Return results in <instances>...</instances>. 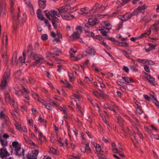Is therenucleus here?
Returning a JSON list of instances; mask_svg holds the SVG:
<instances>
[{
	"mask_svg": "<svg viewBox=\"0 0 159 159\" xmlns=\"http://www.w3.org/2000/svg\"><path fill=\"white\" fill-rule=\"evenodd\" d=\"M101 27H99V30L100 31V33L103 35L107 36V33L109 32L110 30L112 28V25L107 21H103L102 22Z\"/></svg>",
	"mask_w": 159,
	"mask_h": 159,
	"instance_id": "f257e3e1",
	"label": "nucleus"
},
{
	"mask_svg": "<svg viewBox=\"0 0 159 159\" xmlns=\"http://www.w3.org/2000/svg\"><path fill=\"white\" fill-rule=\"evenodd\" d=\"M10 73L9 72H5L1 80L0 84V89L1 90H5L8 87V82L10 77Z\"/></svg>",
	"mask_w": 159,
	"mask_h": 159,
	"instance_id": "f03ea898",
	"label": "nucleus"
},
{
	"mask_svg": "<svg viewBox=\"0 0 159 159\" xmlns=\"http://www.w3.org/2000/svg\"><path fill=\"white\" fill-rule=\"evenodd\" d=\"M30 56L35 60V61L32 63L33 66L36 65L37 64H41L45 61L44 59L41 56L33 52L31 53Z\"/></svg>",
	"mask_w": 159,
	"mask_h": 159,
	"instance_id": "7ed1b4c3",
	"label": "nucleus"
},
{
	"mask_svg": "<svg viewBox=\"0 0 159 159\" xmlns=\"http://www.w3.org/2000/svg\"><path fill=\"white\" fill-rule=\"evenodd\" d=\"M132 128L133 129L134 133L132 135L136 141H138L137 138V137L138 136H139L140 139H143V138L145 137V135H143V134L139 131L138 128L136 126L134 125L132 126Z\"/></svg>",
	"mask_w": 159,
	"mask_h": 159,
	"instance_id": "20e7f679",
	"label": "nucleus"
},
{
	"mask_svg": "<svg viewBox=\"0 0 159 159\" xmlns=\"http://www.w3.org/2000/svg\"><path fill=\"white\" fill-rule=\"evenodd\" d=\"M70 9V7L69 5H65L57 9L60 15L66 13Z\"/></svg>",
	"mask_w": 159,
	"mask_h": 159,
	"instance_id": "39448f33",
	"label": "nucleus"
},
{
	"mask_svg": "<svg viewBox=\"0 0 159 159\" xmlns=\"http://www.w3.org/2000/svg\"><path fill=\"white\" fill-rule=\"evenodd\" d=\"M5 100V102L7 104L11 103V102L14 101V98L13 97L10 95L8 92H6L4 93Z\"/></svg>",
	"mask_w": 159,
	"mask_h": 159,
	"instance_id": "423d86ee",
	"label": "nucleus"
},
{
	"mask_svg": "<svg viewBox=\"0 0 159 159\" xmlns=\"http://www.w3.org/2000/svg\"><path fill=\"white\" fill-rule=\"evenodd\" d=\"M39 153V151L37 150L33 151L32 153L28 154L26 155L27 159H37V157ZM23 159H26L23 157Z\"/></svg>",
	"mask_w": 159,
	"mask_h": 159,
	"instance_id": "0eeeda50",
	"label": "nucleus"
},
{
	"mask_svg": "<svg viewBox=\"0 0 159 159\" xmlns=\"http://www.w3.org/2000/svg\"><path fill=\"white\" fill-rule=\"evenodd\" d=\"M51 14V17L52 18V22H58V19L56 16H57V17H59L60 16V14H59L57 11L55 10H52L50 13Z\"/></svg>",
	"mask_w": 159,
	"mask_h": 159,
	"instance_id": "6e6552de",
	"label": "nucleus"
},
{
	"mask_svg": "<svg viewBox=\"0 0 159 159\" xmlns=\"http://www.w3.org/2000/svg\"><path fill=\"white\" fill-rule=\"evenodd\" d=\"M10 154L5 147H3L0 149V157L2 159L7 157Z\"/></svg>",
	"mask_w": 159,
	"mask_h": 159,
	"instance_id": "1a4fd4ad",
	"label": "nucleus"
},
{
	"mask_svg": "<svg viewBox=\"0 0 159 159\" xmlns=\"http://www.w3.org/2000/svg\"><path fill=\"white\" fill-rule=\"evenodd\" d=\"M143 73H144L146 75V78L150 84L153 86H155L156 85L154 77L150 75H149L144 71L143 72Z\"/></svg>",
	"mask_w": 159,
	"mask_h": 159,
	"instance_id": "9d476101",
	"label": "nucleus"
},
{
	"mask_svg": "<svg viewBox=\"0 0 159 159\" xmlns=\"http://www.w3.org/2000/svg\"><path fill=\"white\" fill-rule=\"evenodd\" d=\"M0 119L2 120L5 122V123L8 125L10 123V120L8 117L2 111L0 112Z\"/></svg>",
	"mask_w": 159,
	"mask_h": 159,
	"instance_id": "9b49d317",
	"label": "nucleus"
},
{
	"mask_svg": "<svg viewBox=\"0 0 159 159\" xmlns=\"http://www.w3.org/2000/svg\"><path fill=\"white\" fill-rule=\"evenodd\" d=\"M15 154L16 156H19L21 155L23 156H24V150L23 149H21V148L20 149H17L15 150Z\"/></svg>",
	"mask_w": 159,
	"mask_h": 159,
	"instance_id": "f8f14e48",
	"label": "nucleus"
},
{
	"mask_svg": "<svg viewBox=\"0 0 159 159\" xmlns=\"http://www.w3.org/2000/svg\"><path fill=\"white\" fill-rule=\"evenodd\" d=\"M132 16V14L130 13H126L122 16L123 18L122 21H125L130 19Z\"/></svg>",
	"mask_w": 159,
	"mask_h": 159,
	"instance_id": "ddd939ff",
	"label": "nucleus"
},
{
	"mask_svg": "<svg viewBox=\"0 0 159 159\" xmlns=\"http://www.w3.org/2000/svg\"><path fill=\"white\" fill-rule=\"evenodd\" d=\"M38 2L39 7L43 9L46 6V0H39Z\"/></svg>",
	"mask_w": 159,
	"mask_h": 159,
	"instance_id": "4468645a",
	"label": "nucleus"
},
{
	"mask_svg": "<svg viewBox=\"0 0 159 159\" xmlns=\"http://www.w3.org/2000/svg\"><path fill=\"white\" fill-rule=\"evenodd\" d=\"M86 52L88 54L94 55L96 53V51L95 49L92 47H88L87 51Z\"/></svg>",
	"mask_w": 159,
	"mask_h": 159,
	"instance_id": "2eb2a0df",
	"label": "nucleus"
},
{
	"mask_svg": "<svg viewBox=\"0 0 159 159\" xmlns=\"http://www.w3.org/2000/svg\"><path fill=\"white\" fill-rule=\"evenodd\" d=\"M17 9L18 11V13L17 14V15H16L14 14V13H13V11L14 10H12V12L10 10V11L12 12V14L13 15L12 19L14 20H18L20 16V14H19V12L20 11V8L19 7H18ZM13 9H14V8Z\"/></svg>",
	"mask_w": 159,
	"mask_h": 159,
	"instance_id": "dca6fc26",
	"label": "nucleus"
},
{
	"mask_svg": "<svg viewBox=\"0 0 159 159\" xmlns=\"http://www.w3.org/2000/svg\"><path fill=\"white\" fill-rule=\"evenodd\" d=\"M151 33V29H150L148 31H145L144 33L142 34L140 36L138 37L139 38H141L143 37H146L147 36L149 35Z\"/></svg>",
	"mask_w": 159,
	"mask_h": 159,
	"instance_id": "f3484780",
	"label": "nucleus"
},
{
	"mask_svg": "<svg viewBox=\"0 0 159 159\" xmlns=\"http://www.w3.org/2000/svg\"><path fill=\"white\" fill-rule=\"evenodd\" d=\"M12 145L15 150L18 148L20 149L21 148V145L17 141L12 142Z\"/></svg>",
	"mask_w": 159,
	"mask_h": 159,
	"instance_id": "a211bd4d",
	"label": "nucleus"
},
{
	"mask_svg": "<svg viewBox=\"0 0 159 159\" xmlns=\"http://www.w3.org/2000/svg\"><path fill=\"white\" fill-rule=\"evenodd\" d=\"M37 14L38 18L41 20H43L44 18V17L42 14L41 11L40 9H38L37 11Z\"/></svg>",
	"mask_w": 159,
	"mask_h": 159,
	"instance_id": "6ab92c4d",
	"label": "nucleus"
},
{
	"mask_svg": "<svg viewBox=\"0 0 159 159\" xmlns=\"http://www.w3.org/2000/svg\"><path fill=\"white\" fill-rule=\"evenodd\" d=\"M96 20L93 18H90L88 20L89 25L91 26H94L96 24Z\"/></svg>",
	"mask_w": 159,
	"mask_h": 159,
	"instance_id": "aec40b11",
	"label": "nucleus"
},
{
	"mask_svg": "<svg viewBox=\"0 0 159 159\" xmlns=\"http://www.w3.org/2000/svg\"><path fill=\"white\" fill-rule=\"evenodd\" d=\"M147 7L145 5L139 6L134 11L133 13H134L135 12H139V11L140 12L142 10L145 9Z\"/></svg>",
	"mask_w": 159,
	"mask_h": 159,
	"instance_id": "412c9836",
	"label": "nucleus"
},
{
	"mask_svg": "<svg viewBox=\"0 0 159 159\" xmlns=\"http://www.w3.org/2000/svg\"><path fill=\"white\" fill-rule=\"evenodd\" d=\"M0 142L2 146L3 147H5L7 145V141L6 139H3L2 138H1L0 139Z\"/></svg>",
	"mask_w": 159,
	"mask_h": 159,
	"instance_id": "4be33fe9",
	"label": "nucleus"
},
{
	"mask_svg": "<svg viewBox=\"0 0 159 159\" xmlns=\"http://www.w3.org/2000/svg\"><path fill=\"white\" fill-rule=\"evenodd\" d=\"M80 33L78 32H76L73 34L71 38L73 40L79 39L80 37Z\"/></svg>",
	"mask_w": 159,
	"mask_h": 159,
	"instance_id": "5701e85b",
	"label": "nucleus"
},
{
	"mask_svg": "<svg viewBox=\"0 0 159 159\" xmlns=\"http://www.w3.org/2000/svg\"><path fill=\"white\" fill-rule=\"evenodd\" d=\"M70 13L66 12L61 16L63 19L66 20H70L71 16H70Z\"/></svg>",
	"mask_w": 159,
	"mask_h": 159,
	"instance_id": "b1692460",
	"label": "nucleus"
},
{
	"mask_svg": "<svg viewBox=\"0 0 159 159\" xmlns=\"http://www.w3.org/2000/svg\"><path fill=\"white\" fill-rule=\"evenodd\" d=\"M3 36L2 39V42L3 43L4 39H5L6 42L5 47L6 48L7 44V33L6 32H4L3 34Z\"/></svg>",
	"mask_w": 159,
	"mask_h": 159,
	"instance_id": "393cba45",
	"label": "nucleus"
},
{
	"mask_svg": "<svg viewBox=\"0 0 159 159\" xmlns=\"http://www.w3.org/2000/svg\"><path fill=\"white\" fill-rule=\"evenodd\" d=\"M23 57H20L19 59L20 62L24 63L25 62L26 59V53L25 52L23 53Z\"/></svg>",
	"mask_w": 159,
	"mask_h": 159,
	"instance_id": "a878e982",
	"label": "nucleus"
},
{
	"mask_svg": "<svg viewBox=\"0 0 159 159\" xmlns=\"http://www.w3.org/2000/svg\"><path fill=\"white\" fill-rule=\"evenodd\" d=\"M21 75V70H19L17 71L14 74L15 77L17 79H19Z\"/></svg>",
	"mask_w": 159,
	"mask_h": 159,
	"instance_id": "bb28decb",
	"label": "nucleus"
},
{
	"mask_svg": "<svg viewBox=\"0 0 159 159\" xmlns=\"http://www.w3.org/2000/svg\"><path fill=\"white\" fill-rule=\"evenodd\" d=\"M71 99H74L75 101H79L80 96L77 94L74 93L73 95L71 96Z\"/></svg>",
	"mask_w": 159,
	"mask_h": 159,
	"instance_id": "cd10ccee",
	"label": "nucleus"
},
{
	"mask_svg": "<svg viewBox=\"0 0 159 159\" xmlns=\"http://www.w3.org/2000/svg\"><path fill=\"white\" fill-rule=\"evenodd\" d=\"M80 11H81L80 14H87L89 11L88 8L86 7L82 8L80 9Z\"/></svg>",
	"mask_w": 159,
	"mask_h": 159,
	"instance_id": "c85d7f7f",
	"label": "nucleus"
},
{
	"mask_svg": "<svg viewBox=\"0 0 159 159\" xmlns=\"http://www.w3.org/2000/svg\"><path fill=\"white\" fill-rule=\"evenodd\" d=\"M23 91H22V93H23L24 95H29V94L30 93V92L27 88H25L23 87Z\"/></svg>",
	"mask_w": 159,
	"mask_h": 159,
	"instance_id": "c756f323",
	"label": "nucleus"
},
{
	"mask_svg": "<svg viewBox=\"0 0 159 159\" xmlns=\"http://www.w3.org/2000/svg\"><path fill=\"white\" fill-rule=\"evenodd\" d=\"M122 79L125 81V82L127 83H130L131 82H133V80L130 78H128L127 77H122Z\"/></svg>",
	"mask_w": 159,
	"mask_h": 159,
	"instance_id": "7c9ffc66",
	"label": "nucleus"
},
{
	"mask_svg": "<svg viewBox=\"0 0 159 159\" xmlns=\"http://www.w3.org/2000/svg\"><path fill=\"white\" fill-rule=\"evenodd\" d=\"M29 99L30 97L29 95H27L25 96L23 100L25 103L29 104Z\"/></svg>",
	"mask_w": 159,
	"mask_h": 159,
	"instance_id": "2f4dec72",
	"label": "nucleus"
},
{
	"mask_svg": "<svg viewBox=\"0 0 159 159\" xmlns=\"http://www.w3.org/2000/svg\"><path fill=\"white\" fill-rule=\"evenodd\" d=\"M93 94L97 98H99L100 97L103 96L102 94H100L98 92L93 91Z\"/></svg>",
	"mask_w": 159,
	"mask_h": 159,
	"instance_id": "473e14b6",
	"label": "nucleus"
},
{
	"mask_svg": "<svg viewBox=\"0 0 159 159\" xmlns=\"http://www.w3.org/2000/svg\"><path fill=\"white\" fill-rule=\"evenodd\" d=\"M143 112V110L140 108V107H138L136 108V113L139 115L141 114Z\"/></svg>",
	"mask_w": 159,
	"mask_h": 159,
	"instance_id": "72a5a7b5",
	"label": "nucleus"
},
{
	"mask_svg": "<svg viewBox=\"0 0 159 159\" xmlns=\"http://www.w3.org/2000/svg\"><path fill=\"white\" fill-rule=\"evenodd\" d=\"M93 79L92 78H89L88 77H85L84 78V81L85 82L89 83L90 82L92 81Z\"/></svg>",
	"mask_w": 159,
	"mask_h": 159,
	"instance_id": "f704fd0d",
	"label": "nucleus"
},
{
	"mask_svg": "<svg viewBox=\"0 0 159 159\" xmlns=\"http://www.w3.org/2000/svg\"><path fill=\"white\" fill-rule=\"evenodd\" d=\"M10 5H11V11L12 12L13 10V6L14 5V3L15 0H10Z\"/></svg>",
	"mask_w": 159,
	"mask_h": 159,
	"instance_id": "c9c22d12",
	"label": "nucleus"
},
{
	"mask_svg": "<svg viewBox=\"0 0 159 159\" xmlns=\"http://www.w3.org/2000/svg\"><path fill=\"white\" fill-rule=\"evenodd\" d=\"M49 152L50 153H52L54 154H55L57 153L56 150L52 148H50Z\"/></svg>",
	"mask_w": 159,
	"mask_h": 159,
	"instance_id": "e433bc0d",
	"label": "nucleus"
},
{
	"mask_svg": "<svg viewBox=\"0 0 159 159\" xmlns=\"http://www.w3.org/2000/svg\"><path fill=\"white\" fill-rule=\"evenodd\" d=\"M76 30L77 31V32H78L80 33H81L83 31L82 27L80 26H77L76 28Z\"/></svg>",
	"mask_w": 159,
	"mask_h": 159,
	"instance_id": "4c0bfd02",
	"label": "nucleus"
},
{
	"mask_svg": "<svg viewBox=\"0 0 159 159\" xmlns=\"http://www.w3.org/2000/svg\"><path fill=\"white\" fill-rule=\"evenodd\" d=\"M86 35L88 36H90L92 37H94V34L92 32H90L89 31L86 33Z\"/></svg>",
	"mask_w": 159,
	"mask_h": 159,
	"instance_id": "58836bf2",
	"label": "nucleus"
},
{
	"mask_svg": "<svg viewBox=\"0 0 159 159\" xmlns=\"http://www.w3.org/2000/svg\"><path fill=\"white\" fill-rule=\"evenodd\" d=\"M38 120H39L41 122V123L43 122V123H46L47 122V120L44 119H43L41 117V115L39 116Z\"/></svg>",
	"mask_w": 159,
	"mask_h": 159,
	"instance_id": "ea45409f",
	"label": "nucleus"
},
{
	"mask_svg": "<svg viewBox=\"0 0 159 159\" xmlns=\"http://www.w3.org/2000/svg\"><path fill=\"white\" fill-rule=\"evenodd\" d=\"M15 126L18 130L21 131L22 127L20 125H19L18 123H16L15 124Z\"/></svg>",
	"mask_w": 159,
	"mask_h": 159,
	"instance_id": "a19ab883",
	"label": "nucleus"
},
{
	"mask_svg": "<svg viewBox=\"0 0 159 159\" xmlns=\"http://www.w3.org/2000/svg\"><path fill=\"white\" fill-rule=\"evenodd\" d=\"M52 11H50L49 12L48 11H44L45 14L47 16V18H48L49 19H50L49 18L50 16H51V14H50V12H52Z\"/></svg>",
	"mask_w": 159,
	"mask_h": 159,
	"instance_id": "79ce46f5",
	"label": "nucleus"
},
{
	"mask_svg": "<svg viewBox=\"0 0 159 159\" xmlns=\"http://www.w3.org/2000/svg\"><path fill=\"white\" fill-rule=\"evenodd\" d=\"M11 103H12V106L15 109H16L18 108L17 104L15 102V100L14 99V101L11 102Z\"/></svg>",
	"mask_w": 159,
	"mask_h": 159,
	"instance_id": "37998d69",
	"label": "nucleus"
},
{
	"mask_svg": "<svg viewBox=\"0 0 159 159\" xmlns=\"http://www.w3.org/2000/svg\"><path fill=\"white\" fill-rule=\"evenodd\" d=\"M121 11L120 10H116V11L114 12L112 14V16H116L118 14L121 13Z\"/></svg>",
	"mask_w": 159,
	"mask_h": 159,
	"instance_id": "c03bdc74",
	"label": "nucleus"
},
{
	"mask_svg": "<svg viewBox=\"0 0 159 159\" xmlns=\"http://www.w3.org/2000/svg\"><path fill=\"white\" fill-rule=\"evenodd\" d=\"M47 55L48 56H51L53 57H55V56H54L55 54V53H52L48 51L47 52Z\"/></svg>",
	"mask_w": 159,
	"mask_h": 159,
	"instance_id": "a18cd8bd",
	"label": "nucleus"
},
{
	"mask_svg": "<svg viewBox=\"0 0 159 159\" xmlns=\"http://www.w3.org/2000/svg\"><path fill=\"white\" fill-rule=\"evenodd\" d=\"M76 106H77V108H78V111L79 112V113H80V114L82 115V111L81 110V107L79 106L78 104L76 103Z\"/></svg>",
	"mask_w": 159,
	"mask_h": 159,
	"instance_id": "49530a36",
	"label": "nucleus"
},
{
	"mask_svg": "<svg viewBox=\"0 0 159 159\" xmlns=\"http://www.w3.org/2000/svg\"><path fill=\"white\" fill-rule=\"evenodd\" d=\"M41 39L43 41L46 40L48 39L47 35L45 34H43L41 37Z\"/></svg>",
	"mask_w": 159,
	"mask_h": 159,
	"instance_id": "de8ad7c7",
	"label": "nucleus"
},
{
	"mask_svg": "<svg viewBox=\"0 0 159 159\" xmlns=\"http://www.w3.org/2000/svg\"><path fill=\"white\" fill-rule=\"evenodd\" d=\"M45 106L48 109L50 110H52V108L50 104L48 103L46 104Z\"/></svg>",
	"mask_w": 159,
	"mask_h": 159,
	"instance_id": "09e8293b",
	"label": "nucleus"
},
{
	"mask_svg": "<svg viewBox=\"0 0 159 159\" xmlns=\"http://www.w3.org/2000/svg\"><path fill=\"white\" fill-rule=\"evenodd\" d=\"M153 102L156 106L159 108V102L157 100V98H155V100L153 101Z\"/></svg>",
	"mask_w": 159,
	"mask_h": 159,
	"instance_id": "8fccbe9b",
	"label": "nucleus"
},
{
	"mask_svg": "<svg viewBox=\"0 0 159 159\" xmlns=\"http://www.w3.org/2000/svg\"><path fill=\"white\" fill-rule=\"evenodd\" d=\"M96 149L97 152H100L101 150V148L99 145H98L95 147Z\"/></svg>",
	"mask_w": 159,
	"mask_h": 159,
	"instance_id": "3c124183",
	"label": "nucleus"
},
{
	"mask_svg": "<svg viewBox=\"0 0 159 159\" xmlns=\"http://www.w3.org/2000/svg\"><path fill=\"white\" fill-rule=\"evenodd\" d=\"M33 49L32 45L30 44L27 47V51L28 52L31 51Z\"/></svg>",
	"mask_w": 159,
	"mask_h": 159,
	"instance_id": "603ef678",
	"label": "nucleus"
},
{
	"mask_svg": "<svg viewBox=\"0 0 159 159\" xmlns=\"http://www.w3.org/2000/svg\"><path fill=\"white\" fill-rule=\"evenodd\" d=\"M11 63L13 65H17V62L16 61V57H15L14 59L13 58V57L12 58V61H11Z\"/></svg>",
	"mask_w": 159,
	"mask_h": 159,
	"instance_id": "864d4df0",
	"label": "nucleus"
},
{
	"mask_svg": "<svg viewBox=\"0 0 159 159\" xmlns=\"http://www.w3.org/2000/svg\"><path fill=\"white\" fill-rule=\"evenodd\" d=\"M150 29H152L153 30L156 32H157L158 30V27L156 26V25L153 26V25H152V27L151 28H150Z\"/></svg>",
	"mask_w": 159,
	"mask_h": 159,
	"instance_id": "5fc2aeb1",
	"label": "nucleus"
},
{
	"mask_svg": "<svg viewBox=\"0 0 159 159\" xmlns=\"http://www.w3.org/2000/svg\"><path fill=\"white\" fill-rule=\"evenodd\" d=\"M144 69L145 70L148 72H150V70L149 69V67L146 65H145L144 66Z\"/></svg>",
	"mask_w": 159,
	"mask_h": 159,
	"instance_id": "6e6d98bb",
	"label": "nucleus"
},
{
	"mask_svg": "<svg viewBox=\"0 0 159 159\" xmlns=\"http://www.w3.org/2000/svg\"><path fill=\"white\" fill-rule=\"evenodd\" d=\"M59 109L61 110V111L63 112V113L65 114V115H66L67 114V112H66V110L64 109L63 108L61 107H60Z\"/></svg>",
	"mask_w": 159,
	"mask_h": 159,
	"instance_id": "4d7b16f0",
	"label": "nucleus"
},
{
	"mask_svg": "<svg viewBox=\"0 0 159 159\" xmlns=\"http://www.w3.org/2000/svg\"><path fill=\"white\" fill-rule=\"evenodd\" d=\"M23 131L25 133H26L27 132V129L25 126H22L21 127V131Z\"/></svg>",
	"mask_w": 159,
	"mask_h": 159,
	"instance_id": "13d9d810",
	"label": "nucleus"
},
{
	"mask_svg": "<svg viewBox=\"0 0 159 159\" xmlns=\"http://www.w3.org/2000/svg\"><path fill=\"white\" fill-rule=\"evenodd\" d=\"M45 23L46 24L47 26H48L49 29H50V27H51V25L49 23V22L48 21L46 20H45L44 21Z\"/></svg>",
	"mask_w": 159,
	"mask_h": 159,
	"instance_id": "bf43d9fd",
	"label": "nucleus"
},
{
	"mask_svg": "<svg viewBox=\"0 0 159 159\" xmlns=\"http://www.w3.org/2000/svg\"><path fill=\"white\" fill-rule=\"evenodd\" d=\"M134 100L135 103L136 104V105H137L138 106V107H141V104L140 103H139L138 101H137L136 99H134Z\"/></svg>",
	"mask_w": 159,
	"mask_h": 159,
	"instance_id": "052dcab7",
	"label": "nucleus"
},
{
	"mask_svg": "<svg viewBox=\"0 0 159 159\" xmlns=\"http://www.w3.org/2000/svg\"><path fill=\"white\" fill-rule=\"evenodd\" d=\"M149 46V47L151 48L152 49H154L155 48V47H156V45H155L154 44H153L151 43H148Z\"/></svg>",
	"mask_w": 159,
	"mask_h": 159,
	"instance_id": "680f3d73",
	"label": "nucleus"
},
{
	"mask_svg": "<svg viewBox=\"0 0 159 159\" xmlns=\"http://www.w3.org/2000/svg\"><path fill=\"white\" fill-rule=\"evenodd\" d=\"M85 149L86 150L89 151H91V150L89 148V144L87 143L85 145Z\"/></svg>",
	"mask_w": 159,
	"mask_h": 159,
	"instance_id": "e2e57ef3",
	"label": "nucleus"
},
{
	"mask_svg": "<svg viewBox=\"0 0 159 159\" xmlns=\"http://www.w3.org/2000/svg\"><path fill=\"white\" fill-rule=\"evenodd\" d=\"M29 81L31 84H34L35 83L34 80L32 78L30 77L29 78Z\"/></svg>",
	"mask_w": 159,
	"mask_h": 159,
	"instance_id": "0e129e2a",
	"label": "nucleus"
},
{
	"mask_svg": "<svg viewBox=\"0 0 159 159\" xmlns=\"http://www.w3.org/2000/svg\"><path fill=\"white\" fill-rule=\"evenodd\" d=\"M84 30L85 31L86 33L89 31V27L87 26L86 25H85L84 27Z\"/></svg>",
	"mask_w": 159,
	"mask_h": 159,
	"instance_id": "69168bd1",
	"label": "nucleus"
},
{
	"mask_svg": "<svg viewBox=\"0 0 159 159\" xmlns=\"http://www.w3.org/2000/svg\"><path fill=\"white\" fill-rule=\"evenodd\" d=\"M99 4L98 3H96L95 5L93 7V10H97L98 9L99 7Z\"/></svg>",
	"mask_w": 159,
	"mask_h": 159,
	"instance_id": "338daca9",
	"label": "nucleus"
},
{
	"mask_svg": "<svg viewBox=\"0 0 159 159\" xmlns=\"http://www.w3.org/2000/svg\"><path fill=\"white\" fill-rule=\"evenodd\" d=\"M11 114L13 116V117L14 118H17V116L16 112L14 111H12L11 112Z\"/></svg>",
	"mask_w": 159,
	"mask_h": 159,
	"instance_id": "774afa93",
	"label": "nucleus"
}]
</instances>
